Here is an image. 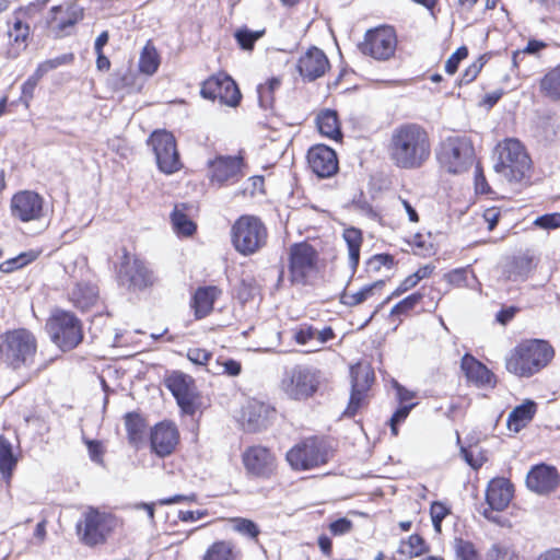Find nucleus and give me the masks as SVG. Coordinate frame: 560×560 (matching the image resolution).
<instances>
[{
  "label": "nucleus",
  "instance_id": "obj_15",
  "mask_svg": "<svg viewBox=\"0 0 560 560\" xmlns=\"http://www.w3.org/2000/svg\"><path fill=\"white\" fill-rule=\"evenodd\" d=\"M396 43V35L392 27H378L366 33L360 49L374 59L386 60L394 55Z\"/></svg>",
  "mask_w": 560,
  "mask_h": 560
},
{
  "label": "nucleus",
  "instance_id": "obj_48",
  "mask_svg": "<svg viewBox=\"0 0 560 560\" xmlns=\"http://www.w3.org/2000/svg\"><path fill=\"white\" fill-rule=\"evenodd\" d=\"M265 30L250 31L246 27L240 28L235 32V39L242 49L252 50L256 40L262 37Z\"/></svg>",
  "mask_w": 560,
  "mask_h": 560
},
{
  "label": "nucleus",
  "instance_id": "obj_38",
  "mask_svg": "<svg viewBox=\"0 0 560 560\" xmlns=\"http://www.w3.org/2000/svg\"><path fill=\"white\" fill-rule=\"evenodd\" d=\"M187 206L185 203L176 205L172 212V224L177 234L190 236L196 231V224L185 213Z\"/></svg>",
  "mask_w": 560,
  "mask_h": 560
},
{
  "label": "nucleus",
  "instance_id": "obj_7",
  "mask_svg": "<svg viewBox=\"0 0 560 560\" xmlns=\"http://www.w3.org/2000/svg\"><path fill=\"white\" fill-rule=\"evenodd\" d=\"M318 272V253L308 243H294L289 248V280L293 285H306Z\"/></svg>",
  "mask_w": 560,
  "mask_h": 560
},
{
  "label": "nucleus",
  "instance_id": "obj_58",
  "mask_svg": "<svg viewBox=\"0 0 560 560\" xmlns=\"http://www.w3.org/2000/svg\"><path fill=\"white\" fill-rule=\"evenodd\" d=\"M39 82V79L35 78L34 74H32L23 84H22V95H21V102L28 107L31 101L34 97V92Z\"/></svg>",
  "mask_w": 560,
  "mask_h": 560
},
{
  "label": "nucleus",
  "instance_id": "obj_4",
  "mask_svg": "<svg viewBox=\"0 0 560 560\" xmlns=\"http://www.w3.org/2000/svg\"><path fill=\"white\" fill-rule=\"evenodd\" d=\"M498 162L494 171L510 183H520L530 170V159L516 139H505L497 145Z\"/></svg>",
  "mask_w": 560,
  "mask_h": 560
},
{
  "label": "nucleus",
  "instance_id": "obj_22",
  "mask_svg": "<svg viewBox=\"0 0 560 560\" xmlns=\"http://www.w3.org/2000/svg\"><path fill=\"white\" fill-rule=\"evenodd\" d=\"M275 410L259 400H249L242 408L241 423L244 430L257 432L266 429Z\"/></svg>",
  "mask_w": 560,
  "mask_h": 560
},
{
  "label": "nucleus",
  "instance_id": "obj_18",
  "mask_svg": "<svg viewBox=\"0 0 560 560\" xmlns=\"http://www.w3.org/2000/svg\"><path fill=\"white\" fill-rule=\"evenodd\" d=\"M166 385L176 398V401L183 412L194 415L196 410L195 400L197 396L194 378L184 373L175 372L168 376Z\"/></svg>",
  "mask_w": 560,
  "mask_h": 560
},
{
  "label": "nucleus",
  "instance_id": "obj_23",
  "mask_svg": "<svg viewBox=\"0 0 560 560\" xmlns=\"http://www.w3.org/2000/svg\"><path fill=\"white\" fill-rule=\"evenodd\" d=\"M559 474L555 467L545 464L533 467L526 477V485L529 490L538 494H548L559 486Z\"/></svg>",
  "mask_w": 560,
  "mask_h": 560
},
{
  "label": "nucleus",
  "instance_id": "obj_26",
  "mask_svg": "<svg viewBox=\"0 0 560 560\" xmlns=\"http://www.w3.org/2000/svg\"><path fill=\"white\" fill-rule=\"evenodd\" d=\"M537 262L529 252L512 256L503 264L502 276L508 281H525L537 267Z\"/></svg>",
  "mask_w": 560,
  "mask_h": 560
},
{
  "label": "nucleus",
  "instance_id": "obj_21",
  "mask_svg": "<svg viewBox=\"0 0 560 560\" xmlns=\"http://www.w3.org/2000/svg\"><path fill=\"white\" fill-rule=\"evenodd\" d=\"M307 162L311 170L322 178L330 177L338 171L337 154L325 144L312 147L307 152Z\"/></svg>",
  "mask_w": 560,
  "mask_h": 560
},
{
  "label": "nucleus",
  "instance_id": "obj_28",
  "mask_svg": "<svg viewBox=\"0 0 560 560\" xmlns=\"http://www.w3.org/2000/svg\"><path fill=\"white\" fill-rule=\"evenodd\" d=\"M460 368L467 380L479 387L494 384L492 372L470 354H465L462 358Z\"/></svg>",
  "mask_w": 560,
  "mask_h": 560
},
{
  "label": "nucleus",
  "instance_id": "obj_1",
  "mask_svg": "<svg viewBox=\"0 0 560 560\" xmlns=\"http://www.w3.org/2000/svg\"><path fill=\"white\" fill-rule=\"evenodd\" d=\"M387 152L395 166L404 170L419 168L431 156L429 132L419 124H401L393 129Z\"/></svg>",
  "mask_w": 560,
  "mask_h": 560
},
{
  "label": "nucleus",
  "instance_id": "obj_44",
  "mask_svg": "<svg viewBox=\"0 0 560 560\" xmlns=\"http://www.w3.org/2000/svg\"><path fill=\"white\" fill-rule=\"evenodd\" d=\"M487 560H518V555L513 546L495 542L487 551Z\"/></svg>",
  "mask_w": 560,
  "mask_h": 560
},
{
  "label": "nucleus",
  "instance_id": "obj_46",
  "mask_svg": "<svg viewBox=\"0 0 560 560\" xmlns=\"http://www.w3.org/2000/svg\"><path fill=\"white\" fill-rule=\"evenodd\" d=\"M159 65L160 61L156 50L154 48L144 47L139 59L140 71L151 75L156 72Z\"/></svg>",
  "mask_w": 560,
  "mask_h": 560
},
{
  "label": "nucleus",
  "instance_id": "obj_40",
  "mask_svg": "<svg viewBox=\"0 0 560 560\" xmlns=\"http://www.w3.org/2000/svg\"><path fill=\"white\" fill-rule=\"evenodd\" d=\"M374 381V372L370 366L358 365L351 369V387L366 392Z\"/></svg>",
  "mask_w": 560,
  "mask_h": 560
},
{
  "label": "nucleus",
  "instance_id": "obj_3",
  "mask_svg": "<svg viewBox=\"0 0 560 560\" xmlns=\"http://www.w3.org/2000/svg\"><path fill=\"white\" fill-rule=\"evenodd\" d=\"M36 350V338L25 328L8 330L0 335V361L14 370L31 365Z\"/></svg>",
  "mask_w": 560,
  "mask_h": 560
},
{
  "label": "nucleus",
  "instance_id": "obj_49",
  "mask_svg": "<svg viewBox=\"0 0 560 560\" xmlns=\"http://www.w3.org/2000/svg\"><path fill=\"white\" fill-rule=\"evenodd\" d=\"M471 275V279L476 281V277L472 271H469L468 268H457L450 272H447L444 278L445 280L454 285V287H471V283L469 282L468 275Z\"/></svg>",
  "mask_w": 560,
  "mask_h": 560
},
{
  "label": "nucleus",
  "instance_id": "obj_2",
  "mask_svg": "<svg viewBox=\"0 0 560 560\" xmlns=\"http://www.w3.org/2000/svg\"><path fill=\"white\" fill-rule=\"evenodd\" d=\"M555 350L549 342L539 339L526 340L517 345L506 359V370L520 377H530L546 368Z\"/></svg>",
  "mask_w": 560,
  "mask_h": 560
},
{
  "label": "nucleus",
  "instance_id": "obj_24",
  "mask_svg": "<svg viewBox=\"0 0 560 560\" xmlns=\"http://www.w3.org/2000/svg\"><path fill=\"white\" fill-rule=\"evenodd\" d=\"M296 68L304 80L314 81L326 73L329 61L322 49L312 47L299 58Z\"/></svg>",
  "mask_w": 560,
  "mask_h": 560
},
{
  "label": "nucleus",
  "instance_id": "obj_47",
  "mask_svg": "<svg viewBox=\"0 0 560 560\" xmlns=\"http://www.w3.org/2000/svg\"><path fill=\"white\" fill-rule=\"evenodd\" d=\"M72 60H73L72 54H65V55H61L54 59L45 60L37 66V68L33 74L35 75V78L40 80L49 71H51L62 65L70 63Z\"/></svg>",
  "mask_w": 560,
  "mask_h": 560
},
{
  "label": "nucleus",
  "instance_id": "obj_12",
  "mask_svg": "<svg viewBox=\"0 0 560 560\" xmlns=\"http://www.w3.org/2000/svg\"><path fill=\"white\" fill-rule=\"evenodd\" d=\"M112 525L113 517L109 514L90 508L77 524V533L83 544L96 546L105 541Z\"/></svg>",
  "mask_w": 560,
  "mask_h": 560
},
{
  "label": "nucleus",
  "instance_id": "obj_45",
  "mask_svg": "<svg viewBox=\"0 0 560 560\" xmlns=\"http://www.w3.org/2000/svg\"><path fill=\"white\" fill-rule=\"evenodd\" d=\"M453 547L457 560H481L475 545L469 540L455 538Z\"/></svg>",
  "mask_w": 560,
  "mask_h": 560
},
{
  "label": "nucleus",
  "instance_id": "obj_35",
  "mask_svg": "<svg viewBox=\"0 0 560 560\" xmlns=\"http://www.w3.org/2000/svg\"><path fill=\"white\" fill-rule=\"evenodd\" d=\"M317 127L319 132L330 139L337 140L341 137L340 125L337 113L326 109L317 116Z\"/></svg>",
  "mask_w": 560,
  "mask_h": 560
},
{
  "label": "nucleus",
  "instance_id": "obj_31",
  "mask_svg": "<svg viewBox=\"0 0 560 560\" xmlns=\"http://www.w3.org/2000/svg\"><path fill=\"white\" fill-rule=\"evenodd\" d=\"M537 411V405L533 400H525L516 406L509 415L506 425L510 431L515 433L524 429L534 418Z\"/></svg>",
  "mask_w": 560,
  "mask_h": 560
},
{
  "label": "nucleus",
  "instance_id": "obj_57",
  "mask_svg": "<svg viewBox=\"0 0 560 560\" xmlns=\"http://www.w3.org/2000/svg\"><path fill=\"white\" fill-rule=\"evenodd\" d=\"M48 2L49 0H36L26 7H21L16 9L13 12V16H20L21 19L30 18L35 13L40 12L48 4Z\"/></svg>",
  "mask_w": 560,
  "mask_h": 560
},
{
  "label": "nucleus",
  "instance_id": "obj_43",
  "mask_svg": "<svg viewBox=\"0 0 560 560\" xmlns=\"http://www.w3.org/2000/svg\"><path fill=\"white\" fill-rule=\"evenodd\" d=\"M37 258V253L28 250L19 254L13 258H9L0 264V271L4 273L13 272L18 269L25 267Z\"/></svg>",
  "mask_w": 560,
  "mask_h": 560
},
{
  "label": "nucleus",
  "instance_id": "obj_13",
  "mask_svg": "<svg viewBox=\"0 0 560 560\" xmlns=\"http://www.w3.org/2000/svg\"><path fill=\"white\" fill-rule=\"evenodd\" d=\"M11 217L21 222L39 221L45 215V200L33 190H21L10 201Z\"/></svg>",
  "mask_w": 560,
  "mask_h": 560
},
{
  "label": "nucleus",
  "instance_id": "obj_41",
  "mask_svg": "<svg viewBox=\"0 0 560 560\" xmlns=\"http://www.w3.org/2000/svg\"><path fill=\"white\" fill-rule=\"evenodd\" d=\"M281 85V79L273 77L257 88L259 106L264 109H271L275 102L273 93Z\"/></svg>",
  "mask_w": 560,
  "mask_h": 560
},
{
  "label": "nucleus",
  "instance_id": "obj_37",
  "mask_svg": "<svg viewBox=\"0 0 560 560\" xmlns=\"http://www.w3.org/2000/svg\"><path fill=\"white\" fill-rule=\"evenodd\" d=\"M547 47V44L541 40L530 39L527 45L520 50L513 52L512 62L516 68H524V74L530 69H527V58L529 56L537 57L538 54Z\"/></svg>",
  "mask_w": 560,
  "mask_h": 560
},
{
  "label": "nucleus",
  "instance_id": "obj_39",
  "mask_svg": "<svg viewBox=\"0 0 560 560\" xmlns=\"http://www.w3.org/2000/svg\"><path fill=\"white\" fill-rule=\"evenodd\" d=\"M541 93L553 101L560 100V65L550 69L540 80Z\"/></svg>",
  "mask_w": 560,
  "mask_h": 560
},
{
  "label": "nucleus",
  "instance_id": "obj_11",
  "mask_svg": "<svg viewBox=\"0 0 560 560\" xmlns=\"http://www.w3.org/2000/svg\"><path fill=\"white\" fill-rule=\"evenodd\" d=\"M152 147L156 164L161 172L173 174L180 170L182 163L177 151L175 137L166 130H155L148 139Z\"/></svg>",
  "mask_w": 560,
  "mask_h": 560
},
{
  "label": "nucleus",
  "instance_id": "obj_19",
  "mask_svg": "<svg viewBox=\"0 0 560 560\" xmlns=\"http://www.w3.org/2000/svg\"><path fill=\"white\" fill-rule=\"evenodd\" d=\"M210 170L211 183L220 186L225 184H234L238 182L244 173L242 167L244 160L242 156H218L208 163Z\"/></svg>",
  "mask_w": 560,
  "mask_h": 560
},
{
  "label": "nucleus",
  "instance_id": "obj_54",
  "mask_svg": "<svg viewBox=\"0 0 560 560\" xmlns=\"http://www.w3.org/2000/svg\"><path fill=\"white\" fill-rule=\"evenodd\" d=\"M366 398V392H362L355 388L351 389L350 400L345 410V416L353 417L357 415L359 409L362 407Z\"/></svg>",
  "mask_w": 560,
  "mask_h": 560
},
{
  "label": "nucleus",
  "instance_id": "obj_64",
  "mask_svg": "<svg viewBox=\"0 0 560 560\" xmlns=\"http://www.w3.org/2000/svg\"><path fill=\"white\" fill-rule=\"evenodd\" d=\"M462 454L466 463L474 469L480 468L486 460L481 453L475 455L471 450L462 448Z\"/></svg>",
  "mask_w": 560,
  "mask_h": 560
},
{
  "label": "nucleus",
  "instance_id": "obj_14",
  "mask_svg": "<svg viewBox=\"0 0 560 560\" xmlns=\"http://www.w3.org/2000/svg\"><path fill=\"white\" fill-rule=\"evenodd\" d=\"M200 93L205 98L219 100L229 106H236L241 101V92L235 81L222 73L207 79L202 83Z\"/></svg>",
  "mask_w": 560,
  "mask_h": 560
},
{
  "label": "nucleus",
  "instance_id": "obj_16",
  "mask_svg": "<svg viewBox=\"0 0 560 560\" xmlns=\"http://www.w3.org/2000/svg\"><path fill=\"white\" fill-rule=\"evenodd\" d=\"M118 280L129 289L142 290L153 284L154 276L142 260L131 259L128 253H125L118 269Z\"/></svg>",
  "mask_w": 560,
  "mask_h": 560
},
{
  "label": "nucleus",
  "instance_id": "obj_27",
  "mask_svg": "<svg viewBox=\"0 0 560 560\" xmlns=\"http://www.w3.org/2000/svg\"><path fill=\"white\" fill-rule=\"evenodd\" d=\"M513 498V486L505 478L492 479L486 491V501L491 511H503Z\"/></svg>",
  "mask_w": 560,
  "mask_h": 560
},
{
  "label": "nucleus",
  "instance_id": "obj_61",
  "mask_svg": "<svg viewBox=\"0 0 560 560\" xmlns=\"http://www.w3.org/2000/svg\"><path fill=\"white\" fill-rule=\"evenodd\" d=\"M293 338L300 345H306L311 340H316V328L303 325L295 330Z\"/></svg>",
  "mask_w": 560,
  "mask_h": 560
},
{
  "label": "nucleus",
  "instance_id": "obj_53",
  "mask_svg": "<svg viewBox=\"0 0 560 560\" xmlns=\"http://www.w3.org/2000/svg\"><path fill=\"white\" fill-rule=\"evenodd\" d=\"M14 21L12 24V28L9 31L10 37H13L15 43L25 44L30 36V26L26 23H23L20 16H13Z\"/></svg>",
  "mask_w": 560,
  "mask_h": 560
},
{
  "label": "nucleus",
  "instance_id": "obj_60",
  "mask_svg": "<svg viewBox=\"0 0 560 560\" xmlns=\"http://www.w3.org/2000/svg\"><path fill=\"white\" fill-rule=\"evenodd\" d=\"M187 358L189 361H191L195 364L207 365L208 362L211 360L212 354H211V352L207 351L206 349L190 348L187 351Z\"/></svg>",
  "mask_w": 560,
  "mask_h": 560
},
{
  "label": "nucleus",
  "instance_id": "obj_55",
  "mask_svg": "<svg viewBox=\"0 0 560 560\" xmlns=\"http://www.w3.org/2000/svg\"><path fill=\"white\" fill-rule=\"evenodd\" d=\"M467 56H468V49L466 46H462V47L457 48L456 51L453 52L446 60L445 71L448 74H454L458 69L459 62L463 59H465Z\"/></svg>",
  "mask_w": 560,
  "mask_h": 560
},
{
  "label": "nucleus",
  "instance_id": "obj_9",
  "mask_svg": "<svg viewBox=\"0 0 560 560\" xmlns=\"http://www.w3.org/2000/svg\"><path fill=\"white\" fill-rule=\"evenodd\" d=\"M441 165L453 174L463 173L472 164L474 147L469 138L447 137L441 143L438 153Z\"/></svg>",
  "mask_w": 560,
  "mask_h": 560
},
{
  "label": "nucleus",
  "instance_id": "obj_17",
  "mask_svg": "<svg viewBox=\"0 0 560 560\" xmlns=\"http://www.w3.org/2000/svg\"><path fill=\"white\" fill-rule=\"evenodd\" d=\"M242 459L246 471L255 477L269 478L276 469V457L261 445L246 448Z\"/></svg>",
  "mask_w": 560,
  "mask_h": 560
},
{
  "label": "nucleus",
  "instance_id": "obj_5",
  "mask_svg": "<svg viewBox=\"0 0 560 560\" xmlns=\"http://www.w3.org/2000/svg\"><path fill=\"white\" fill-rule=\"evenodd\" d=\"M268 232L262 221L255 215H241L232 225L231 241L240 254L249 256L267 243Z\"/></svg>",
  "mask_w": 560,
  "mask_h": 560
},
{
  "label": "nucleus",
  "instance_id": "obj_10",
  "mask_svg": "<svg viewBox=\"0 0 560 560\" xmlns=\"http://www.w3.org/2000/svg\"><path fill=\"white\" fill-rule=\"evenodd\" d=\"M319 378L318 370L306 365H296L284 373L281 389L291 399L304 400L316 393Z\"/></svg>",
  "mask_w": 560,
  "mask_h": 560
},
{
  "label": "nucleus",
  "instance_id": "obj_52",
  "mask_svg": "<svg viewBox=\"0 0 560 560\" xmlns=\"http://www.w3.org/2000/svg\"><path fill=\"white\" fill-rule=\"evenodd\" d=\"M241 363L232 359L224 361L222 364L217 360L215 368H208V372L213 374H226L230 376H237L241 373Z\"/></svg>",
  "mask_w": 560,
  "mask_h": 560
},
{
  "label": "nucleus",
  "instance_id": "obj_50",
  "mask_svg": "<svg viewBox=\"0 0 560 560\" xmlns=\"http://www.w3.org/2000/svg\"><path fill=\"white\" fill-rule=\"evenodd\" d=\"M232 523L234 530L249 538L257 539L260 533L258 526L248 518L236 517L232 520Z\"/></svg>",
  "mask_w": 560,
  "mask_h": 560
},
{
  "label": "nucleus",
  "instance_id": "obj_30",
  "mask_svg": "<svg viewBox=\"0 0 560 560\" xmlns=\"http://www.w3.org/2000/svg\"><path fill=\"white\" fill-rule=\"evenodd\" d=\"M70 302L79 310L91 308L98 300V289L90 282H78L69 292Z\"/></svg>",
  "mask_w": 560,
  "mask_h": 560
},
{
  "label": "nucleus",
  "instance_id": "obj_62",
  "mask_svg": "<svg viewBox=\"0 0 560 560\" xmlns=\"http://www.w3.org/2000/svg\"><path fill=\"white\" fill-rule=\"evenodd\" d=\"M393 264L394 258L387 254H377L368 260V267L375 271H378L383 266L390 268Z\"/></svg>",
  "mask_w": 560,
  "mask_h": 560
},
{
  "label": "nucleus",
  "instance_id": "obj_34",
  "mask_svg": "<svg viewBox=\"0 0 560 560\" xmlns=\"http://www.w3.org/2000/svg\"><path fill=\"white\" fill-rule=\"evenodd\" d=\"M342 236L348 246L349 264L353 275L360 261V249L363 241L362 232L351 226L345 229Z\"/></svg>",
  "mask_w": 560,
  "mask_h": 560
},
{
  "label": "nucleus",
  "instance_id": "obj_33",
  "mask_svg": "<svg viewBox=\"0 0 560 560\" xmlns=\"http://www.w3.org/2000/svg\"><path fill=\"white\" fill-rule=\"evenodd\" d=\"M241 551L231 540L213 542L203 556V560H238Z\"/></svg>",
  "mask_w": 560,
  "mask_h": 560
},
{
  "label": "nucleus",
  "instance_id": "obj_25",
  "mask_svg": "<svg viewBox=\"0 0 560 560\" xmlns=\"http://www.w3.org/2000/svg\"><path fill=\"white\" fill-rule=\"evenodd\" d=\"M178 431L171 422H160L151 430L150 442L152 451L161 456L170 455L178 443Z\"/></svg>",
  "mask_w": 560,
  "mask_h": 560
},
{
  "label": "nucleus",
  "instance_id": "obj_36",
  "mask_svg": "<svg viewBox=\"0 0 560 560\" xmlns=\"http://www.w3.org/2000/svg\"><path fill=\"white\" fill-rule=\"evenodd\" d=\"M384 284H385V281L378 280V281H375L371 284L363 287L360 291H358L355 293H348V292L343 291L340 296V302L343 305H347L350 307L360 305L363 302H365L368 299H370L372 295H374V293L376 291L382 290Z\"/></svg>",
  "mask_w": 560,
  "mask_h": 560
},
{
  "label": "nucleus",
  "instance_id": "obj_63",
  "mask_svg": "<svg viewBox=\"0 0 560 560\" xmlns=\"http://www.w3.org/2000/svg\"><path fill=\"white\" fill-rule=\"evenodd\" d=\"M353 527V524L350 520L347 517H341L329 525V530L335 536H340L349 533Z\"/></svg>",
  "mask_w": 560,
  "mask_h": 560
},
{
  "label": "nucleus",
  "instance_id": "obj_56",
  "mask_svg": "<svg viewBox=\"0 0 560 560\" xmlns=\"http://www.w3.org/2000/svg\"><path fill=\"white\" fill-rule=\"evenodd\" d=\"M416 404L405 405L398 408L390 418L389 425L393 435L398 434V424L404 422Z\"/></svg>",
  "mask_w": 560,
  "mask_h": 560
},
{
  "label": "nucleus",
  "instance_id": "obj_20",
  "mask_svg": "<svg viewBox=\"0 0 560 560\" xmlns=\"http://www.w3.org/2000/svg\"><path fill=\"white\" fill-rule=\"evenodd\" d=\"M84 16L83 9L75 3L55 5L50 9L46 24L56 36L68 34Z\"/></svg>",
  "mask_w": 560,
  "mask_h": 560
},
{
  "label": "nucleus",
  "instance_id": "obj_8",
  "mask_svg": "<svg viewBox=\"0 0 560 560\" xmlns=\"http://www.w3.org/2000/svg\"><path fill=\"white\" fill-rule=\"evenodd\" d=\"M46 329L51 340L65 351L75 348L83 339L81 322L70 312L52 313L46 323Z\"/></svg>",
  "mask_w": 560,
  "mask_h": 560
},
{
  "label": "nucleus",
  "instance_id": "obj_32",
  "mask_svg": "<svg viewBox=\"0 0 560 560\" xmlns=\"http://www.w3.org/2000/svg\"><path fill=\"white\" fill-rule=\"evenodd\" d=\"M125 427L129 443L135 447H139L145 436V420L137 412H128L125 416Z\"/></svg>",
  "mask_w": 560,
  "mask_h": 560
},
{
  "label": "nucleus",
  "instance_id": "obj_42",
  "mask_svg": "<svg viewBox=\"0 0 560 560\" xmlns=\"http://www.w3.org/2000/svg\"><path fill=\"white\" fill-rule=\"evenodd\" d=\"M15 465L16 458L13 455L11 443L0 435V472L4 478H9Z\"/></svg>",
  "mask_w": 560,
  "mask_h": 560
},
{
  "label": "nucleus",
  "instance_id": "obj_59",
  "mask_svg": "<svg viewBox=\"0 0 560 560\" xmlns=\"http://www.w3.org/2000/svg\"><path fill=\"white\" fill-rule=\"evenodd\" d=\"M534 224L544 230L558 229L560 228V213H548L538 217Z\"/></svg>",
  "mask_w": 560,
  "mask_h": 560
},
{
  "label": "nucleus",
  "instance_id": "obj_51",
  "mask_svg": "<svg viewBox=\"0 0 560 560\" xmlns=\"http://www.w3.org/2000/svg\"><path fill=\"white\" fill-rule=\"evenodd\" d=\"M423 298V294L420 292L412 293L398 302L390 311V315L400 316L407 314L411 311Z\"/></svg>",
  "mask_w": 560,
  "mask_h": 560
},
{
  "label": "nucleus",
  "instance_id": "obj_6",
  "mask_svg": "<svg viewBox=\"0 0 560 560\" xmlns=\"http://www.w3.org/2000/svg\"><path fill=\"white\" fill-rule=\"evenodd\" d=\"M332 456L328 441L312 436L294 445L287 453V460L295 470H308L327 464Z\"/></svg>",
  "mask_w": 560,
  "mask_h": 560
},
{
  "label": "nucleus",
  "instance_id": "obj_29",
  "mask_svg": "<svg viewBox=\"0 0 560 560\" xmlns=\"http://www.w3.org/2000/svg\"><path fill=\"white\" fill-rule=\"evenodd\" d=\"M221 293L222 291L215 285L198 288L191 301L196 318L200 319L208 316L213 310V304Z\"/></svg>",
  "mask_w": 560,
  "mask_h": 560
}]
</instances>
